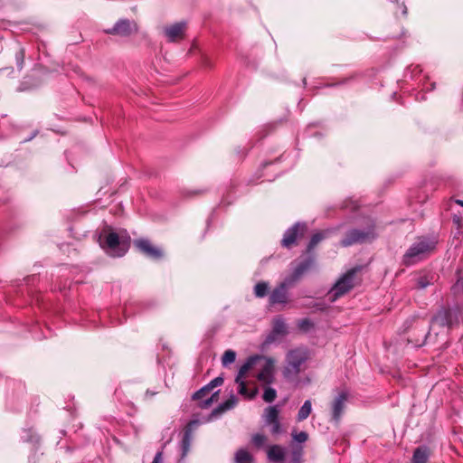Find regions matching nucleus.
<instances>
[{
    "label": "nucleus",
    "mask_w": 463,
    "mask_h": 463,
    "mask_svg": "<svg viewBox=\"0 0 463 463\" xmlns=\"http://www.w3.org/2000/svg\"><path fill=\"white\" fill-rule=\"evenodd\" d=\"M279 410L277 405L269 406L264 410L262 418L265 425H269L279 420Z\"/></svg>",
    "instance_id": "obj_21"
},
{
    "label": "nucleus",
    "mask_w": 463,
    "mask_h": 463,
    "mask_svg": "<svg viewBox=\"0 0 463 463\" xmlns=\"http://www.w3.org/2000/svg\"><path fill=\"white\" fill-rule=\"evenodd\" d=\"M138 31V26L134 20L119 19L113 27L105 30L107 34L119 37H129Z\"/></svg>",
    "instance_id": "obj_10"
},
{
    "label": "nucleus",
    "mask_w": 463,
    "mask_h": 463,
    "mask_svg": "<svg viewBox=\"0 0 463 463\" xmlns=\"http://www.w3.org/2000/svg\"><path fill=\"white\" fill-rule=\"evenodd\" d=\"M238 402V399L234 394H231L228 400L220 403L211 413V418H216L222 413L232 410L235 407Z\"/></svg>",
    "instance_id": "obj_18"
},
{
    "label": "nucleus",
    "mask_w": 463,
    "mask_h": 463,
    "mask_svg": "<svg viewBox=\"0 0 463 463\" xmlns=\"http://www.w3.org/2000/svg\"><path fill=\"white\" fill-rule=\"evenodd\" d=\"M292 438L294 441L303 443L307 440L308 435L306 431L292 432Z\"/></svg>",
    "instance_id": "obj_33"
},
{
    "label": "nucleus",
    "mask_w": 463,
    "mask_h": 463,
    "mask_svg": "<svg viewBox=\"0 0 463 463\" xmlns=\"http://www.w3.org/2000/svg\"><path fill=\"white\" fill-rule=\"evenodd\" d=\"M21 439L24 442L37 443L39 441V437L37 433L33 430V429L29 428L23 430L21 434Z\"/></svg>",
    "instance_id": "obj_25"
},
{
    "label": "nucleus",
    "mask_w": 463,
    "mask_h": 463,
    "mask_svg": "<svg viewBox=\"0 0 463 463\" xmlns=\"http://www.w3.org/2000/svg\"><path fill=\"white\" fill-rule=\"evenodd\" d=\"M360 267H354L344 273L334 284V286L326 292L323 298V303L320 301V311L323 309L322 305L326 302H335L339 298L348 293L357 283L356 275L360 271Z\"/></svg>",
    "instance_id": "obj_2"
},
{
    "label": "nucleus",
    "mask_w": 463,
    "mask_h": 463,
    "mask_svg": "<svg viewBox=\"0 0 463 463\" xmlns=\"http://www.w3.org/2000/svg\"><path fill=\"white\" fill-rule=\"evenodd\" d=\"M262 360L265 361V364L258 373L257 379L263 383L270 384L274 380V360L264 356H262ZM260 361H261V359Z\"/></svg>",
    "instance_id": "obj_15"
},
{
    "label": "nucleus",
    "mask_w": 463,
    "mask_h": 463,
    "mask_svg": "<svg viewBox=\"0 0 463 463\" xmlns=\"http://www.w3.org/2000/svg\"><path fill=\"white\" fill-rule=\"evenodd\" d=\"M24 57H25L24 48L22 46H18V48L15 52V62H16L17 69L19 71H22L24 68Z\"/></svg>",
    "instance_id": "obj_28"
},
{
    "label": "nucleus",
    "mask_w": 463,
    "mask_h": 463,
    "mask_svg": "<svg viewBox=\"0 0 463 463\" xmlns=\"http://www.w3.org/2000/svg\"><path fill=\"white\" fill-rule=\"evenodd\" d=\"M192 443V430L190 427L184 430L182 440L180 442L181 458H184L190 450Z\"/></svg>",
    "instance_id": "obj_22"
},
{
    "label": "nucleus",
    "mask_w": 463,
    "mask_h": 463,
    "mask_svg": "<svg viewBox=\"0 0 463 463\" xmlns=\"http://www.w3.org/2000/svg\"><path fill=\"white\" fill-rule=\"evenodd\" d=\"M309 353L306 347H297L290 350L286 356L287 364L283 371L285 378L297 376L301 371L302 364L308 359Z\"/></svg>",
    "instance_id": "obj_6"
},
{
    "label": "nucleus",
    "mask_w": 463,
    "mask_h": 463,
    "mask_svg": "<svg viewBox=\"0 0 463 463\" xmlns=\"http://www.w3.org/2000/svg\"><path fill=\"white\" fill-rule=\"evenodd\" d=\"M99 245L112 257H121L127 251L126 245L120 241L115 232L104 230L99 237Z\"/></svg>",
    "instance_id": "obj_7"
},
{
    "label": "nucleus",
    "mask_w": 463,
    "mask_h": 463,
    "mask_svg": "<svg viewBox=\"0 0 463 463\" xmlns=\"http://www.w3.org/2000/svg\"><path fill=\"white\" fill-rule=\"evenodd\" d=\"M454 222H459V218H458V217L454 218Z\"/></svg>",
    "instance_id": "obj_49"
},
{
    "label": "nucleus",
    "mask_w": 463,
    "mask_h": 463,
    "mask_svg": "<svg viewBox=\"0 0 463 463\" xmlns=\"http://www.w3.org/2000/svg\"><path fill=\"white\" fill-rule=\"evenodd\" d=\"M315 324L309 318H303L298 321V327L300 331L307 333L313 328Z\"/></svg>",
    "instance_id": "obj_30"
},
{
    "label": "nucleus",
    "mask_w": 463,
    "mask_h": 463,
    "mask_svg": "<svg viewBox=\"0 0 463 463\" xmlns=\"http://www.w3.org/2000/svg\"><path fill=\"white\" fill-rule=\"evenodd\" d=\"M344 207L346 209L350 208L351 210H357L360 207V205L357 201L350 199V200L345 202Z\"/></svg>",
    "instance_id": "obj_39"
},
{
    "label": "nucleus",
    "mask_w": 463,
    "mask_h": 463,
    "mask_svg": "<svg viewBox=\"0 0 463 463\" xmlns=\"http://www.w3.org/2000/svg\"><path fill=\"white\" fill-rule=\"evenodd\" d=\"M455 203L458 204V205H460L463 207V200H460V199H458L455 201Z\"/></svg>",
    "instance_id": "obj_45"
},
{
    "label": "nucleus",
    "mask_w": 463,
    "mask_h": 463,
    "mask_svg": "<svg viewBox=\"0 0 463 463\" xmlns=\"http://www.w3.org/2000/svg\"><path fill=\"white\" fill-rule=\"evenodd\" d=\"M318 243V232L311 235L310 241L307 247L306 256L299 261L291 263V272L285 279L293 287L312 269L315 264V257L310 255V252Z\"/></svg>",
    "instance_id": "obj_1"
},
{
    "label": "nucleus",
    "mask_w": 463,
    "mask_h": 463,
    "mask_svg": "<svg viewBox=\"0 0 463 463\" xmlns=\"http://www.w3.org/2000/svg\"><path fill=\"white\" fill-rule=\"evenodd\" d=\"M434 88H435V82H431L430 88L425 86V84H423V90H432Z\"/></svg>",
    "instance_id": "obj_42"
},
{
    "label": "nucleus",
    "mask_w": 463,
    "mask_h": 463,
    "mask_svg": "<svg viewBox=\"0 0 463 463\" xmlns=\"http://www.w3.org/2000/svg\"><path fill=\"white\" fill-rule=\"evenodd\" d=\"M437 241L434 239L426 237L420 238L414 242L403 255L402 262L411 266L422 260L436 247Z\"/></svg>",
    "instance_id": "obj_5"
},
{
    "label": "nucleus",
    "mask_w": 463,
    "mask_h": 463,
    "mask_svg": "<svg viewBox=\"0 0 463 463\" xmlns=\"http://www.w3.org/2000/svg\"><path fill=\"white\" fill-rule=\"evenodd\" d=\"M430 455V451L427 446H420L413 452L411 463H427Z\"/></svg>",
    "instance_id": "obj_20"
},
{
    "label": "nucleus",
    "mask_w": 463,
    "mask_h": 463,
    "mask_svg": "<svg viewBox=\"0 0 463 463\" xmlns=\"http://www.w3.org/2000/svg\"><path fill=\"white\" fill-rule=\"evenodd\" d=\"M376 237L375 225L373 222H370V223L364 228H351L345 230L342 234L339 244L342 247H350L355 244L371 242Z\"/></svg>",
    "instance_id": "obj_3"
},
{
    "label": "nucleus",
    "mask_w": 463,
    "mask_h": 463,
    "mask_svg": "<svg viewBox=\"0 0 463 463\" xmlns=\"http://www.w3.org/2000/svg\"><path fill=\"white\" fill-rule=\"evenodd\" d=\"M276 397L277 392L274 388L268 387L264 390L262 398L266 402H272L276 399Z\"/></svg>",
    "instance_id": "obj_32"
},
{
    "label": "nucleus",
    "mask_w": 463,
    "mask_h": 463,
    "mask_svg": "<svg viewBox=\"0 0 463 463\" xmlns=\"http://www.w3.org/2000/svg\"><path fill=\"white\" fill-rule=\"evenodd\" d=\"M63 288H64L60 287L58 289H59L60 291H62V290H63Z\"/></svg>",
    "instance_id": "obj_50"
},
{
    "label": "nucleus",
    "mask_w": 463,
    "mask_h": 463,
    "mask_svg": "<svg viewBox=\"0 0 463 463\" xmlns=\"http://www.w3.org/2000/svg\"><path fill=\"white\" fill-rule=\"evenodd\" d=\"M36 133L33 134L29 138L25 139L24 141H29L31 139L33 138V137H35Z\"/></svg>",
    "instance_id": "obj_47"
},
{
    "label": "nucleus",
    "mask_w": 463,
    "mask_h": 463,
    "mask_svg": "<svg viewBox=\"0 0 463 463\" xmlns=\"http://www.w3.org/2000/svg\"><path fill=\"white\" fill-rule=\"evenodd\" d=\"M209 392H210V390L205 385L203 388H201L200 390H198L197 392H195L193 394L192 398L194 401L202 400L201 402L199 403V407L202 409H206V408L210 407V405L213 403V396H214V395H212L211 397H207Z\"/></svg>",
    "instance_id": "obj_16"
},
{
    "label": "nucleus",
    "mask_w": 463,
    "mask_h": 463,
    "mask_svg": "<svg viewBox=\"0 0 463 463\" xmlns=\"http://www.w3.org/2000/svg\"><path fill=\"white\" fill-rule=\"evenodd\" d=\"M134 245L146 257L158 260L162 258L163 252L159 248L155 247L150 241L146 239H139L134 241Z\"/></svg>",
    "instance_id": "obj_14"
},
{
    "label": "nucleus",
    "mask_w": 463,
    "mask_h": 463,
    "mask_svg": "<svg viewBox=\"0 0 463 463\" xmlns=\"http://www.w3.org/2000/svg\"><path fill=\"white\" fill-rule=\"evenodd\" d=\"M392 2H397V0H391Z\"/></svg>",
    "instance_id": "obj_51"
},
{
    "label": "nucleus",
    "mask_w": 463,
    "mask_h": 463,
    "mask_svg": "<svg viewBox=\"0 0 463 463\" xmlns=\"http://www.w3.org/2000/svg\"><path fill=\"white\" fill-rule=\"evenodd\" d=\"M312 405L310 401H306L304 404L301 406V408L298 411L297 420L298 421H302L306 420L309 414L311 413Z\"/></svg>",
    "instance_id": "obj_26"
},
{
    "label": "nucleus",
    "mask_w": 463,
    "mask_h": 463,
    "mask_svg": "<svg viewBox=\"0 0 463 463\" xmlns=\"http://www.w3.org/2000/svg\"><path fill=\"white\" fill-rule=\"evenodd\" d=\"M268 437L263 433H254L250 439V444L255 449H268Z\"/></svg>",
    "instance_id": "obj_23"
},
{
    "label": "nucleus",
    "mask_w": 463,
    "mask_h": 463,
    "mask_svg": "<svg viewBox=\"0 0 463 463\" xmlns=\"http://www.w3.org/2000/svg\"><path fill=\"white\" fill-rule=\"evenodd\" d=\"M260 359H262V355L260 354H255L248 357L244 364L240 367L238 374L235 378V383L238 384V392L250 399L255 397L257 390H254L251 392H250L249 389L247 388L246 382L243 380V378L245 377L246 373L250 369H252L258 364V362H260Z\"/></svg>",
    "instance_id": "obj_9"
},
{
    "label": "nucleus",
    "mask_w": 463,
    "mask_h": 463,
    "mask_svg": "<svg viewBox=\"0 0 463 463\" xmlns=\"http://www.w3.org/2000/svg\"><path fill=\"white\" fill-rule=\"evenodd\" d=\"M186 30L185 22H178L173 24L165 26L163 29L164 36L169 43H177L184 39Z\"/></svg>",
    "instance_id": "obj_13"
},
{
    "label": "nucleus",
    "mask_w": 463,
    "mask_h": 463,
    "mask_svg": "<svg viewBox=\"0 0 463 463\" xmlns=\"http://www.w3.org/2000/svg\"><path fill=\"white\" fill-rule=\"evenodd\" d=\"M203 65H204L205 67H211V62L209 61V60H208L207 58H205V59L203 60Z\"/></svg>",
    "instance_id": "obj_44"
},
{
    "label": "nucleus",
    "mask_w": 463,
    "mask_h": 463,
    "mask_svg": "<svg viewBox=\"0 0 463 463\" xmlns=\"http://www.w3.org/2000/svg\"><path fill=\"white\" fill-rule=\"evenodd\" d=\"M454 294H463V276L458 277L456 283L452 286Z\"/></svg>",
    "instance_id": "obj_36"
},
{
    "label": "nucleus",
    "mask_w": 463,
    "mask_h": 463,
    "mask_svg": "<svg viewBox=\"0 0 463 463\" xmlns=\"http://www.w3.org/2000/svg\"><path fill=\"white\" fill-rule=\"evenodd\" d=\"M332 232L329 231V230H320V233H319V236H320V241H322L324 238H327L329 237V234L331 233Z\"/></svg>",
    "instance_id": "obj_41"
},
{
    "label": "nucleus",
    "mask_w": 463,
    "mask_h": 463,
    "mask_svg": "<svg viewBox=\"0 0 463 463\" xmlns=\"http://www.w3.org/2000/svg\"><path fill=\"white\" fill-rule=\"evenodd\" d=\"M271 164H272V162H268V161H266V162L262 163V166H263V167H266V166H268V165H271Z\"/></svg>",
    "instance_id": "obj_46"
},
{
    "label": "nucleus",
    "mask_w": 463,
    "mask_h": 463,
    "mask_svg": "<svg viewBox=\"0 0 463 463\" xmlns=\"http://www.w3.org/2000/svg\"><path fill=\"white\" fill-rule=\"evenodd\" d=\"M462 317V312L459 307L456 306L453 307H442L431 318L429 331H430L435 326L439 327H447L448 329L459 324ZM430 335V332L424 336V343Z\"/></svg>",
    "instance_id": "obj_4"
},
{
    "label": "nucleus",
    "mask_w": 463,
    "mask_h": 463,
    "mask_svg": "<svg viewBox=\"0 0 463 463\" xmlns=\"http://www.w3.org/2000/svg\"><path fill=\"white\" fill-rule=\"evenodd\" d=\"M309 235V229L307 222H296L286 230L281 240V246L286 249H292Z\"/></svg>",
    "instance_id": "obj_8"
},
{
    "label": "nucleus",
    "mask_w": 463,
    "mask_h": 463,
    "mask_svg": "<svg viewBox=\"0 0 463 463\" xmlns=\"http://www.w3.org/2000/svg\"><path fill=\"white\" fill-rule=\"evenodd\" d=\"M236 359V353L232 350H227L224 352L222 357V364L223 366H227L232 363H234Z\"/></svg>",
    "instance_id": "obj_29"
},
{
    "label": "nucleus",
    "mask_w": 463,
    "mask_h": 463,
    "mask_svg": "<svg viewBox=\"0 0 463 463\" xmlns=\"http://www.w3.org/2000/svg\"><path fill=\"white\" fill-rule=\"evenodd\" d=\"M348 399V392L341 391L334 397V399L330 402V420L336 425L339 423L341 420Z\"/></svg>",
    "instance_id": "obj_11"
},
{
    "label": "nucleus",
    "mask_w": 463,
    "mask_h": 463,
    "mask_svg": "<svg viewBox=\"0 0 463 463\" xmlns=\"http://www.w3.org/2000/svg\"><path fill=\"white\" fill-rule=\"evenodd\" d=\"M293 286L288 283L287 279H283L269 294V302L270 305L287 304L288 301V290Z\"/></svg>",
    "instance_id": "obj_12"
},
{
    "label": "nucleus",
    "mask_w": 463,
    "mask_h": 463,
    "mask_svg": "<svg viewBox=\"0 0 463 463\" xmlns=\"http://www.w3.org/2000/svg\"><path fill=\"white\" fill-rule=\"evenodd\" d=\"M396 96H397V93H396V92H393V93H392V99H395V98H396Z\"/></svg>",
    "instance_id": "obj_48"
},
{
    "label": "nucleus",
    "mask_w": 463,
    "mask_h": 463,
    "mask_svg": "<svg viewBox=\"0 0 463 463\" xmlns=\"http://www.w3.org/2000/svg\"><path fill=\"white\" fill-rule=\"evenodd\" d=\"M288 333L284 319L280 317L274 318L271 335L267 337L266 342L271 343L275 335H285Z\"/></svg>",
    "instance_id": "obj_17"
},
{
    "label": "nucleus",
    "mask_w": 463,
    "mask_h": 463,
    "mask_svg": "<svg viewBox=\"0 0 463 463\" xmlns=\"http://www.w3.org/2000/svg\"><path fill=\"white\" fill-rule=\"evenodd\" d=\"M267 457L271 462H280L285 458V450L279 445H272L267 449Z\"/></svg>",
    "instance_id": "obj_19"
},
{
    "label": "nucleus",
    "mask_w": 463,
    "mask_h": 463,
    "mask_svg": "<svg viewBox=\"0 0 463 463\" xmlns=\"http://www.w3.org/2000/svg\"><path fill=\"white\" fill-rule=\"evenodd\" d=\"M401 11H402L403 15L407 14V7H406V5L404 4L401 5Z\"/></svg>",
    "instance_id": "obj_43"
},
{
    "label": "nucleus",
    "mask_w": 463,
    "mask_h": 463,
    "mask_svg": "<svg viewBox=\"0 0 463 463\" xmlns=\"http://www.w3.org/2000/svg\"><path fill=\"white\" fill-rule=\"evenodd\" d=\"M269 283L266 281H260L254 287V294L257 298H264L268 295Z\"/></svg>",
    "instance_id": "obj_27"
},
{
    "label": "nucleus",
    "mask_w": 463,
    "mask_h": 463,
    "mask_svg": "<svg viewBox=\"0 0 463 463\" xmlns=\"http://www.w3.org/2000/svg\"><path fill=\"white\" fill-rule=\"evenodd\" d=\"M268 426H270V433L272 435H279L283 432L279 420L273 423L269 424Z\"/></svg>",
    "instance_id": "obj_35"
},
{
    "label": "nucleus",
    "mask_w": 463,
    "mask_h": 463,
    "mask_svg": "<svg viewBox=\"0 0 463 463\" xmlns=\"http://www.w3.org/2000/svg\"><path fill=\"white\" fill-rule=\"evenodd\" d=\"M422 70L419 65L411 66L407 69L406 74L411 73V78L414 79L417 75L421 73ZM407 77V75H405Z\"/></svg>",
    "instance_id": "obj_37"
},
{
    "label": "nucleus",
    "mask_w": 463,
    "mask_h": 463,
    "mask_svg": "<svg viewBox=\"0 0 463 463\" xmlns=\"http://www.w3.org/2000/svg\"><path fill=\"white\" fill-rule=\"evenodd\" d=\"M151 463H163V451H157Z\"/></svg>",
    "instance_id": "obj_40"
},
{
    "label": "nucleus",
    "mask_w": 463,
    "mask_h": 463,
    "mask_svg": "<svg viewBox=\"0 0 463 463\" xmlns=\"http://www.w3.org/2000/svg\"><path fill=\"white\" fill-rule=\"evenodd\" d=\"M234 463H254V458L247 449H239L234 454Z\"/></svg>",
    "instance_id": "obj_24"
},
{
    "label": "nucleus",
    "mask_w": 463,
    "mask_h": 463,
    "mask_svg": "<svg viewBox=\"0 0 463 463\" xmlns=\"http://www.w3.org/2000/svg\"><path fill=\"white\" fill-rule=\"evenodd\" d=\"M303 455V448L301 446H297L293 448L291 453V460L289 463H300Z\"/></svg>",
    "instance_id": "obj_31"
},
{
    "label": "nucleus",
    "mask_w": 463,
    "mask_h": 463,
    "mask_svg": "<svg viewBox=\"0 0 463 463\" xmlns=\"http://www.w3.org/2000/svg\"><path fill=\"white\" fill-rule=\"evenodd\" d=\"M222 383H223V378H222V377H221V376H218V377H216V378L213 379V380H212V381H211V382L206 385V387H208V389H209V390H210V392H211L213 388H215V387H217V386H220V385H222Z\"/></svg>",
    "instance_id": "obj_38"
},
{
    "label": "nucleus",
    "mask_w": 463,
    "mask_h": 463,
    "mask_svg": "<svg viewBox=\"0 0 463 463\" xmlns=\"http://www.w3.org/2000/svg\"><path fill=\"white\" fill-rule=\"evenodd\" d=\"M431 279H432V278L429 279L428 276L420 277L417 279V287L420 289H423L432 283Z\"/></svg>",
    "instance_id": "obj_34"
}]
</instances>
